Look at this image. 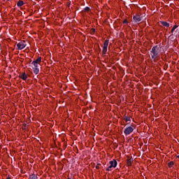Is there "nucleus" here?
<instances>
[{
	"mask_svg": "<svg viewBox=\"0 0 179 179\" xmlns=\"http://www.w3.org/2000/svg\"><path fill=\"white\" fill-rule=\"evenodd\" d=\"M150 54H151V58H152L154 61H156V58L159 57V46L155 45L152 47L150 51Z\"/></svg>",
	"mask_w": 179,
	"mask_h": 179,
	"instance_id": "nucleus-1",
	"label": "nucleus"
},
{
	"mask_svg": "<svg viewBox=\"0 0 179 179\" xmlns=\"http://www.w3.org/2000/svg\"><path fill=\"white\" fill-rule=\"evenodd\" d=\"M109 164L110 165L106 169V171H111L112 167H113V169H115L117 167V162L115 159H113V161H110Z\"/></svg>",
	"mask_w": 179,
	"mask_h": 179,
	"instance_id": "nucleus-2",
	"label": "nucleus"
},
{
	"mask_svg": "<svg viewBox=\"0 0 179 179\" xmlns=\"http://www.w3.org/2000/svg\"><path fill=\"white\" fill-rule=\"evenodd\" d=\"M26 41H21L17 44V50H23V48H26Z\"/></svg>",
	"mask_w": 179,
	"mask_h": 179,
	"instance_id": "nucleus-3",
	"label": "nucleus"
},
{
	"mask_svg": "<svg viewBox=\"0 0 179 179\" xmlns=\"http://www.w3.org/2000/svg\"><path fill=\"white\" fill-rule=\"evenodd\" d=\"M142 19H143V16L139 15V14H136L133 17V22H134V23H139V22H142Z\"/></svg>",
	"mask_w": 179,
	"mask_h": 179,
	"instance_id": "nucleus-4",
	"label": "nucleus"
},
{
	"mask_svg": "<svg viewBox=\"0 0 179 179\" xmlns=\"http://www.w3.org/2000/svg\"><path fill=\"white\" fill-rule=\"evenodd\" d=\"M132 132H134V128L132 127H128L124 130V134L127 136L131 135Z\"/></svg>",
	"mask_w": 179,
	"mask_h": 179,
	"instance_id": "nucleus-5",
	"label": "nucleus"
},
{
	"mask_svg": "<svg viewBox=\"0 0 179 179\" xmlns=\"http://www.w3.org/2000/svg\"><path fill=\"white\" fill-rule=\"evenodd\" d=\"M108 47V40H106L104 43H103V49H102V53L104 54H107V48Z\"/></svg>",
	"mask_w": 179,
	"mask_h": 179,
	"instance_id": "nucleus-6",
	"label": "nucleus"
},
{
	"mask_svg": "<svg viewBox=\"0 0 179 179\" xmlns=\"http://www.w3.org/2000/svg\"><path fill=\"white\" fill-rule=\"evenodd\" d=\"M19 78H20V79H22V80H27V74H26V73H22V74L20 75Z\"/></svg>",
	"mask_w": 179,
	"mask_h": 179,
	"instance_id": "nucleus-7",
	"label": "nucleus"
},
{
	"mask_svg": "<svg viewBox=\"0 0 179 179\" xmlns=\"http://www.w3.org/2000/svg\"><path fill=\"white\" fill-rule=\"evenodd\" d=\"M161 24H162V26H164V27H170V24H169V22L166 21H162Z\"/></svg>",
	"mask_w": 179,
	"mask_h": 179,
	"instance_id": "nucleus-8",
	"label": "nucleus"
},
{
	"mask_svg": "<svg viewBox=\"0 0 179 179\" xmlns=\"http://www.w3.org/2000/svg\"><path fill=\"white\" fill-rule=\"evenodd\" d=\"M32 62H34V64H40V62H41V57H38L35 61H34Z\"/></svg>",
	"mask_w": 179,
	"mask_h": 179,
	"instance_id": "nucleus-9",
	"label": "nucleus"
},
{
	"mask_svg": "<svg viewBox=\"0 0 179 179\" xmlns=\"http://www.w3.org/2000/svg\"><path fill=\"white\" fill-rule=\"evenodd\" d=\"M132 162H134V159H132V158L127 159V166H131Z\"/></svg>",
	"mask_w": 179,
	"mask_h": 179,
	"instance_id": "nucleus-10",
	"label": "nucleus"
},
{
	"mask_svg": "<svg viewBox=\"0 0 179 179\" xmlns=\"http://www.w3.org/2000/svg\"><path fill=\"white\" fill-rule=\"evenodd\" d=\"M29 178L30 179H38V177H37V175L33 173L29 175Z\"/></svg>",
	"mask_w": 179,
	"mask_h": 179,
	"instance_id": "nucleus-11",
	"label": "nucleus"
},
{
	"mask_svg": "<svg viewBox=\"0 0 179 179\" xmlns=\"http://www.w3.org/2000/svg\"><path fill=\"white\" fill-rule=\"evenodd\" d=\"M34 69V73H35V75H38V73L40 72V69L38 68H33Z\"/></svg>",
	"mask_w": 179,
	"mask_h": 179,
	"instance_id": "nucleus-12",
	"label": "nucleus"
},
{
	"mask_svg": "<svg viewBox=\"0 0 179 179\" xmlns=\"http://www.w3.org/2000/svg\"><path fill=\"white\" fill-rule=\"evenodd\" d=\"M177 27H178V25H174L171 31V36H173V33H174V30H176V29H177Z\"/></svg>",
	"mask_w": 179,
	"mask_h": 179,
	"instance_id": "nucleus-13",
	"label": "nucleus"
},
{
	"mask_svg": "<svg viewBox=\"0 0 179 179\" xmlns=\"http://www.w3.org/2000/svg\"><path fill=\"white\" fill-rule=\"evenodd\" d=\"M23 5H24V2H23V1H19L17 3V6H23Z\"/></svg>",
	"mask_w": 179,
	"mask_h": 179,
	"instance_id": "nucleus-14",
	"label": "nucleus"
},
{
	"mask_svg": "<svg viewBox=\"0 0 179 179\" xmlns=\"http://www.w3.org/2000/svg\"><path fill=\"white\" fill-rule=\"evenodd\" d=\"M168 166L170 169H171V167L174 166V162H170L169 163H168Z\"/></svg>",
	"mask_w": 179,
	"mask_h": 179,
	"instance_id": "nucleus-15",
	"label": "nucleus"
},
{
	"mask_svg": "<svg viewBox=\"0 0 179 179\" xmlns=\"http://www.w3.org/2000/svg\"><path fill=\"white\" fill-rule=\"evenodd\" d=\"M31 65H33L34 67H33V68H38V64H37V63H34V62H31Z\"/></svg>",
	"mask_w": 179,
	"mask_h": 179,
	"instance_id": "nucleus-16",
	"label": "nucleus"
},
{
	"mask_svg": "<svg viewBox=\"0 0 179 179\" xmlns=\"http://www.w3.org/2000/svg\"><path fill=\"white\" fill-rule=\"evenodd\" d=\"M90 33L91 34H93L94 33H96V29L92 28L91 30H90Z\"/></svg>",
	"mask_w": 179,
	"mask_h": 179,
	"instance_id": "nucleus-17",
	"label": "nucleus"
},
{
	"mask_svg": "<svg viewBox=\"0 0 179 179\" xmlns=\"http://www.w3.org/2000/svg\"><path fill=\"white\" fill-rule=\"evenodd\" d=\"M84 10H85V12H89V10H90V8H89V7H85V8H84Z\"/></svg>",
	"mask_w": 179,
	"mask_h": 179,
	"instance_id": "nucleus-18",
	"label": "nucleus"
},
{
	"mask_svg": "<svg viewBox=\"0 0 179 179\" xmlns=\"http://www.w3.org/2000/svg\"><path fill=\"white\" fill-rule=\"evenodd\" d=\"M124 120H125L126 122H128V121H131V118H129L128 117H125Z\"/></svg>",
	"mask_w": 179,
	"mask_h": 179,
	"instance_id": "nucleus-19",
	"label": "nucleus"
},
{
	"mask_svg": "<svg viewBox=\"0 0 179 179\" xmlns=\"http://www.w3.org/2000/svg\"><path fill=\"white\" fill-rule=\"evenodd\" d=\"M124 24H127L128 23V21H127L126 20L123 22Z\"/></svg>",
	"mask_w": 179,
	"mask_h": 179,
	"instance_id": "nucleus-20",
	"label": "nucleus"
},
{
	"mask_svg": "<svg viewBox=\"0 0 179 179\" xmlns=\"http://www.w3.org/2000/svg\"><path fill=\"white\" fill-rule=\"evenodd\" d=\"M99 164L96 165L95 167L96 169H97V170H99V169H100V166H99Z\"/></svg>",
	"mask_w": 179,
	"mask_h": 179,
	"instance_id": "nucleus-21",
	"label": "nucleus"
},
{
	"mask_svg": "<svg viewBox=\"0 0 179 179\" xmlns=\"http://www.w3.org/2000/svg\"><path fill=\"white\" fill-rule=\"evenodd\" d=\"M6 179H10V177L8 176V177L6 178Z\"/></svg>",
	"mask_w": 179,
	"mask_h": 179,
	"instance_id": "nucleus-22",
	"label": "nucleus"
},
{
	"mask_svg": "<svg viewBox=\"0 0 179 179\" xmlns=\"http://www.w3.org/2000/svg\"><path fill=\"white\" fill-rule=\"evenodd\" d=\"M177 159H179V155L177 156Z\"/></svg>",
	"mask_w": 179,
	"mask_h": 179,
	"instance_id": "nucleus-23",
	"label": "nucleus"
},
{
	"mask_svg": "<svg viewBox=\"0 0 179 179\" xmlns=\"http://www.w3.org/2000/svg\"><path fill=\"white\" fill-rule=\"evenodd\" d=\"M68 179H71V178H69Z\"/></svg>",
	"mask_w": 179,
	"mask_h": 179,
	"instance_id": "nucleus-24",
	"label": "nucleus"
},
{
	"mask_svg": "<svg viewBox=\"0 0 179 179\" xmlns=\"http://www.w3.org/2000/svg\"><path fill=\"white\" fill-rule=\"evenodd\" d=\"M7 1H10V0H7Z\"/></svg>",
	"mask_w": 179,
	"mask_h": 179,
	"instance_id": "nucleus-25",
	"label": "nucleus"
}]
</instances>
